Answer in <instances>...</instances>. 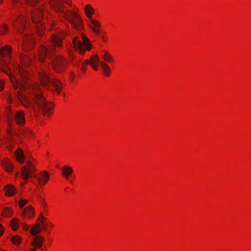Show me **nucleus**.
<instances>
[{"mask_svg":"<svg viewBox=\"0 0 251 251\" xmlns=\"http://www.w3.org/2000/svg\"><path fill=\"white\" fill-rule=\"evenodd\" d=\"M22 227L25 230L27 231L28 230L29 226L23 223L22 224Z\"/></svg>","mask_w":251,"mask_h":251,"instance_id":"2f4dec72","label":"nucleus"},{"mask_svg":"<svg viewBox=\"0 0 251 251\" xmlns=\"http://www.w3.org/2000/svg\"><path fill=\"white\" fill-rule=\"evenodd\" d=\"M100 64L103 70H107L108 71H110V67L104 62H100Z\"/></svg>","mask_w":251,"mask_h":251,"instance_id":"c85d7f7f","label":"nucleus"},{"mask_svg":"<svg viewBox=\"0 0 251 251\" xmlns=\"http://www.w3.org/2000/svg\"><path fill=\"white\" fill-rule=\"evenodd\" d=\"M27 201H28L27 200L23 199L20 200L19 203L20 207L22 208L27 203Z\"/></svg>","mask_w":251,"mask_h":251,"instance_id":"cd10ccee","label":"nucleus"},{"mask_svg":"<svg viewBox=\"0 0 251 251\" xmlns=\"http://www.w3.org/2000/svg\"><path fill=\"white\" fill-rule=\"evenodd\" d=\"M53 51L54 50L52 47L48 48L46 47H42L39 50V59L41 61H43L45 57L50 56L51 54L53 53Z\"/></svg>","mask_w":251,"mask_h":251,"instance_id":"6e6552de","label":"nucleus"},{"mask_svg":"<svg viewBox=\"0 0 251 251\" xmlns=\"http://www.w3.org/2000/svg\"><path fill=\"white\" fill-rule=\"evenodd\" d=\"M11 49L10 47L8 46H5L4 48H2L0 50V55L1 57V60L6 64V61L4 60L3 57H8L10 52H11Z\"/></svg>","mask_w":251,"mask_h":251,"instance_id":"2eb2a0df","label":"nucleus"},{"mask_svg":"<svg viewBox=\"0 0 251 251\" xmlns=\"http://www.w3.org/2000/svg\"><path fill=\"white\" fill-rule=\"evenodd\" d=\"M104 71L105 74H106L107 75H108V73L110 71H108L107 70H104Z\"/></svg>","mask_w":251,"mask_h":251,"instance_id":"e433bc0d","label":"nucleus"},{"mask_svg":"<svg viewBox=\"0 0 251 251\" xmlns=\"http://www.w3.org/2000/svg\"><path fill=\"white\" fill-rule=\"evenodd\" d=\"M2 165L5 168V170L9 172H11L13 169V165L9 160H6L2 163Z\"/></svg>","mask_w":251,"mask_h":251,"instance_id":"5701e85b","label":"nucleus"},{"mask_svg":"<svg viewBox=\"0 0 251 251\" xmlns=\"http://www.w3.org/2000/svg\"><path fill=\"white\" fill-rule=\"evenodd\" d=\"M0 251H2V250H0Z\"/></svg>","mask_w":251,"mask_h":251,"instance_id":"c03bdc74","label":"nucleus"},{"mask_svg":"<svg viewBox=\"0 0 251 251\" xmlns=\"http://www.w3.org/2000/svg\"><path fill=\"white\" fill-rule=\"evenodd\" d=\"M14 118L17 123L23 125L25 123V113L23 110L18 111L14 115Z\"/></svg>","mask_w":251,"mask_h":251,"instance_id":"9b49d317","label":"nucleus"},{"mask_svg":"<svg viewBox=\"0 0 251 251\" xmlns=\"http://www.w3.org/2000/svg\"><path fill=\"white\" fill-rule=\"evenodd\" d=\"M2 0H0V3L2 2Z\"/></svg>","mask_w":251,"mask_h":251,"instance_id":"37998d69","label":"nucleus"},{"mask_svg":"<svg viewBox=\"0 0 251 251\" xmlns=\"http://www.w3.org/2000/svg\"><path fill=\"white\" fill-rule=\"evenodd\" d=\"M18 220L17 219H13L11 220V226L13 230H16L18 226Z\"/></svg>","mask_w":251,"mask_h":251,"instance_id":"a878e982","label":"nucleus"},{"mask_svg":"<svg viewBox=\"0 0 251 251\" xmlns=\"http://www.w3.org/2000/svg\"><path fill=\"white\" fill-rule=\"evenodd\" d=\"M39 77L43 86L48 87L50 85H52L58 93L60 92L61 84L58 80H50L49 76L45 72H40L39 74Z\"/></svg>","mask_w":251,"mask_h":251,"instance_id":"20e7f679","label":"nucleus"},{"mask_svg":"<svg viewBox=\"0 0 251 251\" xmlns=\"http://www.w3.org/2000/svg\"><path fill=\"white\" fill-rule=\"evenodd\" d=\"M44 238L40 235L35 236L33 239L32 246L36 248H40L42 246L43 242L44 241Z\"/></svg>","mask_w":251,"mask_h":251,"instance_id":"4468645a","label":"nucleus"},{"mask_svg":"<svg viewBox=\"0 0 251 251\" xmlns=\"http://www.w3.org/2000/svg\"><path fill=\"white\" fill-rule=\"evenodd\" d=\"M53 4V7L56 12L63 14L65 18L71 24L72 27L77 31H80L83 27L82 19L76 12L67 10H64V5L62 1H56Z\"/></svg>","mask_w":251,"mask_h":251,"instance_id":"f03ea898","label":"nucleus"},{"mask_svg":"<svg viewBox=\"0 0 251 251\" xmlns=\"http://www.w3.org/2000/svg\"><path fill=\"white\" fill-rule=\"evenodd\" d=\"M13 3H15L17 1V0H12Z\"/></svg>","mask_w":251,"mask_h":251,"instance_id":"a19ab883","label":"nucleus"},{"mask_svg":"<svg viewBox=\"0 0 251 251\" xmlns=\"http://www.w3.org/2000/svg\"><path fill=\"white\" fill-rule=\"evenodd\" d=\"M12 242L15 245H18L21 242L20 237L18 235L13 236L11 238Z\"/></svg>","mask_w":251,"mask_h":251,"instance_id":"bb28decb","label":"nucleus"},{"mask_svg":"<svg viewBox=\"0 0 251 251\" xmlns=\"http://www.w3.org/2000/svg\"><path fill=\"white\" fill-rule=\"evenodd\" d=\"M41 232L40 226L38 224H35L30 229V233L32 235H35Z\"/></svg>","mask_w":251,"mask_h":251,"instance_id":"412c9836","label":"nucleus"},{"mask_svg":"<svg viewBox=\"0 0 251 251\" xmlns=\"http://www.w3.org/2000/svg\"><path fill=\"white\" fill-rule=\"evenodd\" d=\"M62 175L66 179H68L69 176H70L73 172L72 168L68 166H65L62 168Z\"/></svg>","mask_w":251,"mask_h":251,"instance_id":"aec40b11","label":"nucleus"},{"mask_svg":"<svg viewBox=\"0 0 251 251\" xmlns=\"http://www.w3.org/2000/svg\"><path fill=\"white\" fill-rule=\"evenodd\" d=\"M3 232V227L0 225V236L2 234Z\"/></svg>","mask_w":251,"mask_h":251,"instance_id":"f704fd0d","label":"nucleus"},{"mask_svg":"<svg viewBox=\"0 0 251 251\" xmlns=\"http://www.w3.org/2000/svg\"><path fill=\"white\" fill-rule=\"evenodd\" d=\"M25 22V19L24 18H22V19L17 20V25L16 23L13 24L14 28L17 30L18 32L21 33V30L24 28Z\"/></svg>","mask_w":251,"mask_h":251,"instance_id":"6ab92c4d","label":"nucleus"},{"mask_svg":"<svg viewBox=\"0 0 251 251\" xmlns=\"http://www.w3.org/2000/svg\"><path fill=\"white\" fill-rule=\"evenodd\" d=\"M42 10L39 9L34 11L31 14L33 23L36 25L39 24V25H37L35 27L36 32L39 35L42 34L44 31V27L41 24V20L42 17Z\"/></svg>","mask_w":251,"mask_h":251,"instance_id":"423d86ee","label":"nucleus"},{"mask_svg":"<svg viewBox=\"0 0 251 251\" xmlns=\"http://www.w3.org/2000/svg\"><path fill=\"white\" fill-rule=\"evenodd\" d=\"M4 190L5 191V195L8 197L13 196L16 193V188L11 184L5 185Z\"/></svg>","mask_w":251,"mask_h":251,"instance_id":"a211bd4d","label":"nucleus"},{"mask_svg":"<svg viewBox=\"0 0 251 251\" xmlns=\"http://www.w3.org/2000/svg\"><path fill=\"white\" fill-rule=\"evenodd\" d=\"M41 223L43 224V227L45 229L46 228V226L44 225V221L43 220L41 221Z\"/></svg>","mask_w":251,"mask_h":251,"instance_id":"58836bf2","label":"nucleus"},{"mask_svg":"<svg viewBox=\"0 0 251 251\" xmlns=\"http://www.w3.org/2000/svg\"><path fill=\"white\" fill-rule=\"evenodd\" d=\"M22 214L25 218H31L34 216L35 211L32 206H28L23 210Z\"/></svg>","mask_w":251,"mask_h":251,"instance_id":"f8f14e48","label":"nucleus"},{"mask_svg":"<svg viewBox=\"0 0 251 251\" xmlns=\"http://www.w3.org/2000/svg\"><path fill=\"white\" fill-rule=\"evenodd\" d=\"M21 175L22 178L25 180L28 179L29 177L36 178L40 185L45 184L50 178L49 175L46 172H42L38 176H37L33 164L28 160H27L25 165L22 167Z\"/></svg>","mask_w":251,"mask_h":251,"instance_id":"7ed1b4c3","label":"nucleus"},{"mask_svg":"<svg viewBox=\"0 0 251 251\" xmlns=\"http://www.w3.org/2000/svg\"><path fill=\"white\" fill-rule=\"evenodd\" d=\"M8 30V26L6 25H4L2 27V30L1 32L2 34L4 33V31H7Z\"/></svg>","mask_w":251,"mask_h":251,"instance_id":"473e14b6","label":"nucleus"},{"mask_svg":"<svg viewBox=\"0 0 251 251\" xmlns=\"http://www.w3.org/2000/svg\"><path fill=\"white\" fill-rule=\"evenodd\" d=\"M102 38L103 40L104 41V38L103 36H102Z\"/></svg>","mask_w":251,"mask_h":251,"instance_id":"79ce46f5","label":"nucleus"},{"mask_svg":"<svg viewBox=\"0 0 251 251\" xmlns=\"http://www.w3.org/2000/svg\"><path fill=\"white\" fill-rule=\"evenodd\" d=\"M40 0H26V2L30 5H34L36 3L39 1Z\"/></svg>","mask_w":251,"mask_h":251,"instance_id":"7c9ffc66","label":"nucleus"},{"mask_svg":"<svg viewBox=\"0 0 251 251\" xmlns=\"http://www.w3.org/2000/svg\"><path fill=\"white\" fill-rule=\"evenodd\" d=\"M81 38L82 41L76 37L73 39V42L75 48L83 53L86 49L89 50L91 49L92 45L89 43V40L85 35H82Z\"/></svg>","mask_w":251,"mask_h":251,"instance_id":"39448f33","label":"nucleus"},{"mask_svg":"<svg viewBox=\"0 0 251 251\" xmlns=\"http://www.w3.org/2000/svg\"><path fill=\"white\" fill-rule=\"evenodd\" d=\"M65 64V60L61 57L57 56L53 60L52 66L56 72L60 73L64 70Z\"/></svg>","mask_w":251,"mask_h":251,"instance_id":"0eeeda50","label":"nucleus"},{"mask_svg":"<svg viewBox=\"0 0 251 251\" xmlns=\"http://www.w3.org/2000/svg\"><path fill=\"white\" fill-rule=\"evenodd\" d=\"M99 62V57L97 54L92 55L89 60H86V63L89 64L93 69L97 71L98 70L97 64Z\"/></svg>","mask_w":251,"mask_h":251,"instance_id":"9d476101","label":"nucleus"},{"mask_svg":"<svg viewBox=\"0 0 251 251\" xmlns=\"http://www.w3.org/2000/svg\"><path fill=\"white\" fill-rule=\"evenodd\" d=\"M100 64L103 70H107L108 71H110V67L104 62H100Z\"/></svg>","mask_w":251,"mask_h":251,"instance_id":"c756f323","label":"nucleus"},{"mask_svg":"<svg viewBox=\"0 0 251 251\" xmlns=\"http://www.w3.org/2000/svg\"><path fill=\"white\" fill-rule=\"evenodd\" d=\"M66 33L64 32L60 33L58 35H53L51 36V42L57 46L60 47L61 45V41L62 39L65 36Z\"/></svg>","mask_w":251,"mask_h":251,"instance_id":"1a4fd4ad","label":"nucleus"},{"mask_svg":"<svg viewBox=\"0 0 251 251\" xmlns=\"http://www.w3.org/2000/svg\"><path fill=\"white\" fill-rule=\"evenodd\" d=\"M31 62L30 59L26 55L21 57V64L17 69L21 76V80H12L15 90L19 87L20 90L29 89L30 97L26 96L20 91L17 92V98L21 103L25 107H31L36 112L37 107L41 109L44 116L48 115V112L52 108L51 103H49L43 96L40 86L37 83H30L29 81V75L25 68L28 66Z\"/></svg>","mask_w":251,"mask_h":251,"instance_id":"f257e3e1","label":"nucleus"},{"mask_svg":"<svg viewBox=\"0 0 251 251\" xmlns=\"http://www.w3.org/2000/svg\"><path fill=\"white\" fill-rule=\"evenodd\" d=\"M3 88V83L2 80L0 79V91H1Z\"/></svg>","mask_w":251,"mask_h":251,"instance_id":"72a5a7b5","label":"nucleus"},{"mask_svg":"<svg viewBox=\"0 0 251 251\" xmlns=\"http://www.w3.org/2000/svg\"><path fill=\"white\" fill-rule=\"evenodd\" d=\"M103 59L108 63H110L111 62L114 61L113 58L108 54V53L106 52L103 56Z\"/></svg>","mask_w":251,"mask_h":251,"instance_id":"393cba45","label":"nucleus"},{"mask_svg":"<svg viewBox=\"0 0 251 251\" xmlns=\"http://www.w3.org/2000/svg\"><path fill=\"white\" fill-rule=\"evenodd\" d=\"M63 1H64L65 2L67 3V4L70 5L71 3L69 2L68 0H62Z\"/></svg>","mask_w":251,"mask_h":251,"instance_id":"c9c22d12","label":"nucleus"},{"mask_svg":"<svg viewBox=\"0 0 251 251\" xmlns=\"http://www.w3.org/2000/svg\"><path fill=\"white\" fill-rule=\"evenodd\" d=\"M12 210L9 208H5L3 209L2 214L3 216L9 217L11 216L12 214Z\"/></svg>","mask_w":251,"mask_h":251,"instance_id":"b1692460","label":"nucleus"},{"mask_svg":"<svg viewBox=\"0 0 251 251\" xmlns=\"http://www.w3.org/2000/svg\"><path fill=\"white\" fill-rule=\"evenodd\" d=\"M29 251H35V249H31Z\"/></svg>","mask_w":251,"mask_h":251,"instance_id":"ea45409f","label":"nucleus"},{"mask_svg":"<svg viewBox=\"0 0 251 251\" xmlns=\"http://www.w3.org/2000/svg\"><path fill=\"white\" fill-rule=\"evenodd\" d=\"M40 218L43 219H44V217H43V215L42 213H41L40 214Z\"/></svg>","mask_w":251,"mask_h":251,"instance_id":"4c0bfd02","label":"nucleus"},{"mask_svg":"<svg viewBox=\"0 0 251 251\" xmlns=\"http://www.w3.org/2000/svg\"><path fill=\"white\" fill-rule=\"evenodd\" d=\"M91 23L92 25H90V27L95 33L99 34L100 33L99 30V28L100 27V23L95 20H91Z\"/></svg>","mask_w":251,"mask_h":251,"instance_id":"dca6fc26","label":"nucleus"},{"mask_svg":"<svg viewBox=\"0 0 251 251\" xmlns=\"http://www.w3.org/2000/svg\"><path fill=\"white\" fill-rule=\"evenodd\" d=\"M15 156L17 161L20 163H23L25 159V156L23 150L19 148L15 152Z\"/></svg>","mask_w":251,"mask_h":251,"instance_id":"f3484780","label":"nucleus"},{"mask_svg":"<svg viewBox=\"0 0 251 251\" xmlns=\"http://www.w3.org/2000/svg\"><path fill=\"white\" fill-rule=\"evenodd\" d=\"M33 44V38L31 35H27L24 39L22 47L24 50H26L29 46V48H31Z\"/></svg>","mask_w":251,"mask_h":251,"instance_id":"ddd939ff","label":"nucleus"},{"mask_svg":"<svg viewBox=\"0 0 251 251\" xmlns=\"http://www.w3.org/2000/svg\"><path fill=\"white\" fill-rule=\"evenodd\" d=\"M84 11L86 16L90 19L91 15L94 13L93 8L90 5H86L84 7Z\"/></svg>","mask_w":251,"mask_h":251,"instance_id":"4be33fe9","label":"nucleus"}]
</instances>
